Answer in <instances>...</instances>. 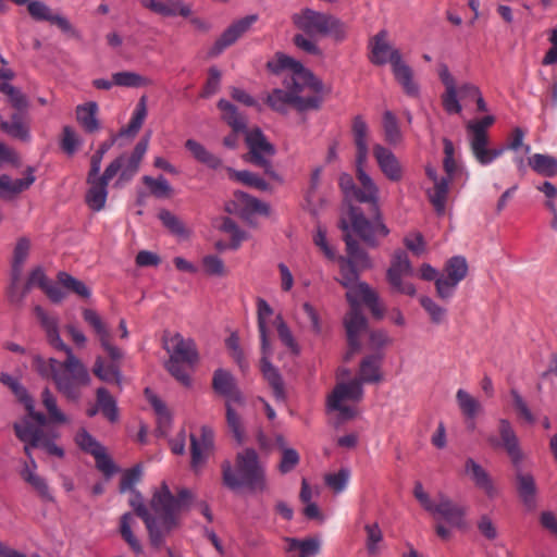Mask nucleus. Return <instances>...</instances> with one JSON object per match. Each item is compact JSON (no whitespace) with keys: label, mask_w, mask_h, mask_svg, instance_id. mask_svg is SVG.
<instances>
[{"label":"nucleus","mask_w":557,"mask_h":557,"mask_svg":"<svg viewBox=\"0 0 557 557\" xmlns=\"http://www.w3.org/2000/svg\"><path fill=\"white\" fill-rule=\"evenodd\" d=\"M36 317L44 327L49 344L66 354L63 362L54 358L44 359L40 356L34 357L33 366L42 376L53 381L55 388L70 401H77L81 398V387L90 384V375L83 362L74 355L72 348L61 338L59 321L55 317L49 315L41 307H35Z\"/></svg>","instance_id":"nucleus-1"},{"label":"nucleus","mask_w":557,"mask_h":557,"mask_svg":"<svg viewBox=\"0 0 557 557\" xmlns=\"http://www.w3.org/2000/svg\"><path fill=\"white\" fill-rule=\"evenodd\" d=\"M273 73H285L283 84L287 90L274 89L267 97V103L277 112H286L287 106L298 111L315 110L322 101L323 85L311 71L299 61L284 54L276 53L268 62Z\"/></svg>","instance_id":"nucleus-2"},{"label":"nucleus","mask_w":557,"mask_h":557,"mask_svg":"<svg viewBox=\"0 0 557 557\" xmlns=\"http://www.w3.org/2000/svg\"><path fill=\"white\" fill-rule=\"evenodd\" d=\"M193 498L191 492L186 488L181 490L175 497L168 484L162 482L156 487L149 508L137 494L131 499V506L144 520L151 544L159 547L165 536L178 525L180 513L189 507Z\"/></svg>","instance_id":"nucleus-3"},{"label":"nucleus","mask_w":557,"mask_h":557,"mask_svg":"<svg viewBox=\"0 0 557 557\" xmlns=\"http://www.w3.org/2000/svg\"><path fill=\"white\" fill-rule=\"evenodd\" d=\"M368 133L369 129L366 121L361 116H356L352 121V135L356 146V177L359 184L357 186L356 200L370 203L374 210H377L380 189L367 172L369 156Z\"/></svg>","instance_id":"nucleus-4"},{"label":"nucleus","mask_w":557,"mask_h":557,"mask_svg":"<svg viewBox=\"0 0 557 557\" xmlns=\"http://www.w3.org/2000/svg\"><path fill=\"white\" fill-rule=\"evenodd\" d=\"M223 482L231 490L247 486L252 492H264L268 483L263 467L253 449H245L237 454L236 470L228 461L222 465Z\"/></svg>","instance_id":"nucleus-5"},{"label":"nucleus","mask_w":557,"mask_h":557,"mask_svg":"<svg viewBox=\"0 0 557 557\" xmlns=\"http://www.w3.org/2000/svg\"><path fill=\"white\" fill-rule=\"evenodd\" d=\"M339 271L338 282L347 289L346 299L350 308H360V304H364L374 318L383 319L385 308L379 294L368 283L359 280L358 271L354 269L350 260L339 258Z\"/></svg>","instance_id":"nucleus-6"},{"label":"nucleus","mask_w":557,"mask_h":557,"mask_svg":"<svg viewBox=\"0 0 557 557\" xmlns=\"http://www.w3.org/2000/svg\"><path fill=\"white\" fill-rule=\"evenodd\" d=\"M349 376L348 369H339L337 379L343 380ZM363 398V387L357 380L338 381L327 396V411L334 416L338 422L351 420L358 416L357 405Z\"/></svg>","instance_id":"nucleus-7"},{"label":"nucleus","mask_w":557,"mask_h":557,"mask_svg":"<svg viewBox=\"0 0 557 557\" xmlns=\"http://www.w3.org/2000/svg\"><path fill=\"white\" fill-rule=\"evenodd\" d=\"M443 146V165L446 172V176L440 177L436 170L432 165L425 166V174L433 183V186L426 191L428 197L438 214H443L445 212L449 182L454 178L457 172L462 171V169L459 168L457 161L455 160V147L453 141L448 138H444Z\"/></svg>","instance_id":"nucleus-8"},{"label":"nucleus","mask_w":557,"mask_h":557,"mask_svg":"<svg viewBox=\"0 0 557 557\" xmlns=\"http://www.w3.org/2000/svg\"><path fill=\"white\" fill-rule=\"evenodd\" d=\"M413 495L421 507L435 519L444 520L453 528L461 529L466 527L468 508L465 505L454 502L443 493H440L436 499L432 500L421 482L414 483Z\"/></svg>","instance_id":"nucleus-9"},{"label":"nucleus","mask_w":557,"mask_h":557,"mask_svg":"<svg viewBox=\"0 0 557 557\" xmlns=\"http://www.w3.org/2000/svg\"><path fill=\"white\" fill-rule=\"evenodd\" d=\"M375 214L372 221H369L359 208L349 206L341 218V228L345 234L355 232L367 245L376 247L379 238L386 237L389 230L382 221L380 208L374 210Z\"/></svg>","instance_id":"nucleus-10"},{"label":"nucleus","mask_w":557,"mask_h":557,"mask_svg":"<svg viewBox=\"0 0 557 557\" xmlns=\"http://www.w3.org/2000/svg\"><path fill=\"white\" fill-rule=\"evenodd\" d=\"M212 387L215 393L226 398V422L235 438L242 443L244 440V428L239 414L233 408V404L244 405L245 399L237 387L233 374L224 369H218L213 373Z\"/></svg>","instance_id":"nucleus-11"},{"label":"nucleus","mask_w":557,"mask_h":557,"mask_svg":"<svg viewBox=\"0 0 557 557\" xmlns=\"http://www.w3.org/2000/svg\"><path fill=\"white\" fill-rule=\"evenodd\" d=\"M295 26L309 35L331 36L336 41H343L347 37V25L338 17L304 9L292 16Z\"/></svg>","instance_id":"nucleus-12"},{"label":"nucleus","mask_w":557,"mask_h":557,"mask_svg":"<svg viewBox=\"0 0 557 557\" xmlns=\"http://www.w3.org/2000/svg\"><path fill=\"white\" fill-rule=\"evenodd\" d=\"M15 434L23 443H25L24 451L29 461L24 465H32V448H42L49 455L58 458L64 457L62 447L55 444L57 433H46L41 428L30 423L28 419H23L14 424Z\"/></svg>","instance_id":"nucleus-13"},{"label":"nucleus","mask_w":557,"mask_h":557,"mask_svg":"<svg viewBox=\"0 0 557 557\" xmlns=\"http://www.w3.org/2000/svg\"><path fill=\"white\" fill-rule=\"evenodd\" d=\"M495 122L493 115H486L480 120L467 123L469 144L474 159L481 165H488L499 158L506 150L505 147L488 148L487 128Z\"/></svg>","instance_id":"nucleus-14"},{"label":"nucleus","mask_w":557,"mask_h":557,"mask_svg":"<svg viewBox=\"0 0 557 557\" xmlns=\"http://www.w3.org/2000/svg\"><path fill=\"white\" fill-rule=\"evenodd\" d=\"M437 75L445 87L441 100L444 110L448 114L461 113L462 106L459 101V97L462 99H473L475 96H479L480 88L472 83H463L457 87L456 81L446 64L442 63L438 65Z\"/></svg>","instance_id":"nucleus-15"},{"label":"nucleus","mask_w":557,"mask_h":557,"mask_svg":"<svg viewBox=\"0 0 557 557\" xmlns=\"http://www.w3.org/2000/svg\"><path fill=\"white\" fill-rule=\"evenodd\" d=\"M413 275V268L405 251L397 250L391 259L386 271V280L392 292L414 297L417 288L409 277Z\"/></svg>","instance_id":"nucleus-16"},{"label":"nucleus","mask_w":557,"mask_h":557,"mask_svg":"<svg viewBox=\"0 0 557 557\" xmlns=\"http://www.w3.org/2000/svg\"><path fill=\"white\" fill-rule=\"evenodd\" d=\"M246 145L249 152L245 154L243 159L263 168L267 175L281 183V176L273 170L270 162V158L275 153V148L267 140L265 136L259 128L247 132Z\"/></svg>","instance_id":"nucleus-17"},{"label":"nucleus","mask_w":557,"mask_h":557,"mask_svg":"<svg viewBox=\"0 0 557 557\" xmlns=\"http://www.w3.org/2000/svg\"><path fill=\"white\" fill-rule=\"evenodd\" d=\"M214 450V433L208 425H202L199 433H190V467L196 473L200 472Z\"/></svg>","instance_id":"nucleus-18"},{"label":"nucleus","mask_w":557,"mask_h":557,"mask_svg":"<svg viewBox=\"0 0 557 557\" xmlns=\"http://www.w3.org/2000/svg\"><path fill=\"white\" fill-rule=\"evenodd\" d=\"M114 178V168H106L102 174L89 173L86 178L88 189L85 201L92 211H101L108 198V184Z\"/></svg>","instance_id":"nucleus-19"},{"label":"nucleus","mask_w":557,"mask_h":557,"mask_svg":"<svg viewBox=\"0 0 557 557\" xmlns=\"http://www.w3.org/2000/svg\"><path fill=\"white\" fill-rule=\"evenodd\" d=\"M85 322L92 329L100 346L109 355L112 360H120L122 351L112 343L111 332L101 318V315L94 309L85 308L82 311Z\"/></svg>","instance_id":"nucleus-20"},{"label":"nucleus","mask_w":557,"mask_h":557,"mask_svg":"<svg viewBox=\"0 0 557 557\" xmlns=\"http://www.w3.org/2000/svg\"><path fill=\"white\" fill-rule=\"evenodd\" d=\"M369 47L370 60L374 64L383 65L389 62L393 69L403 61L400 51L389 44L388 33L385 29L380 30L371 38Z\"/></svg>","instance_id":"nucleus-21"},{"label":"nucleus","mask_w":557,"mask_h":557,"mask_svg":"<svg viewBox=\"0 0 557 557\" xmlns=\"http://www.w3.org/2000/svg\"><path fill=\"white\" fill-rule=\"evenodd\" d=\"M225 209L228 213L239 215L245 220H249L253 214L268 215L270 212L267 203L243 191L234 193L233 199L226 203Z\"/></svg>","instance_id":"nucleus-22"},{"label":"nucleus","mask_w":557,"mask_h":557,"mask_svg":"<svg viewBox=\"0 0 557 557\" xmlns=\"http://www.w3.org/2000/svg\"><path fill=\"white\" fill-rule=\"evenodd\" d=\"M257 15H247L233 22L213 44L210 55L216 57L227 47L234 45L245 33H247L257 21Z\"/></svg>","instance_id":"nucleus-23"},{"label":"nucleus","mask_w":557,"mask_h":557,"mask_svg":"<svg viewBox=\"0 0 557 557\" xmlns=\"http://www.w3.org/2000/svg\"><path fill=\"white\" fill-rule=\"evenodd\" d=\"M373 157L380 171L388 181L396 183L404 178L405 169L391 149L376 144L373 146Z\"/></svg>","instance_id":"nucleus-24"},{"label":"nucleus","mask_w":557,"mask_h":557,"mask_svg":"<svg viewBox=\"0 0 557 557\" xmlns=\"http://www.w3.org/2000/svg\"><path fill=\"white\" fill-rule=\"evenodd\" d=\"M344 325L347 333L349 351L346 354L345 359L349 360L352 355L360 349V335L367 327V319L362 314L360 308H350L349 312L344 319Z\"/></svg>","instance_id":"nucleus-25"},{"label":"nucleus","mask_w":557,"mask_h":557,"mask_svg":"<svg viewBox=\"0 0 557 557\" xmlns=\"http://www.w3.org/2000/svg\"><path fill=\"white\" fill-rule=\"evenodd\" d=\"M164 347L170 358L181 359L186 364H194L198 360L196 345L191 338H184L176 333L164 339Z\"/></svg>","instance_id":"nucleus-26"},{"label":"nucleus","mask_w":557,"mask_h":557,"mask_svg":"<svg viewBox=\"0 0 557 557\" xmlns=\"http://www.w3.org/2000/svg\"><path fill=\"white\" fill-rule=\"evenodd\" d=\"M26 4L27 11L34 20L50 22L51 24L57 25L62 32L66 34H75V29L70 21L60 14L53 13V11L45 2L39 0H29Z\"/></svg>","instance_id":"nucleus-27"},{"label":"nucleus","mask_w":557,"mask_h":557,"mask_svg":"<svg viewBox=\"0 0 557 557\" xmlns=\"http://www.w3.org/2000/svg\"><path fill=\"white\" fill-rule=\"evenodd\" d=\"M465 474L473 482L475 487L481 490L488 498L498 495V488L494 484L488 472L474 459L468 458L465 462Z\"/></svg>","instance_id":"nucleus-28"},{"label":"nucleus","mask_w":557,"mask_h":557,"mask_svg":"<svg viewBox=\"0 0 557 557\" xmlns=\"http://www.w3.org/2000/svg\"><path fill=\"white\" fill-rule=\"evenodd\" d=\"M218 108L222 111L223 120L226 121L234 131L233 134L224 138L223 144L230 149H235L238 146V136L236 133L246 128V121L238 114L235 106L227 100L221 99L218 102Z\"/></svg>","instance_id":"nucleus-29"},{"label":"nucleus","mask_w":557,"mask_h":557,"mask_svg":"<svg viewBox=\"0 0 557 557\" xmlns=\"http://www.w3.org/2000/svg\"><path fill=\"white\" fill-rule=\"evenodd\" d=\"M498 433L503 447L506 449L513 466L518 468L522 462L523 454L519 445V440L509 420L499 419Z\"/></svg>","instance_id":"nucleus-30"},{"label":"nucleus","mask_w":557,"mask_h":557,"mask_svg":"<svg viewBox=\"0 0 557 557\" xmlns=\"http://www.w3.org/2000/svg\"><path fill=\"white\" fill-rule=\"evenodd\" d=\"M36 181L33 168H27L23 178L13 180L9 175L0 176V198L13 199L27 190Z\"/></svg>","instance_id":"nucleus-31"},{"label":"nucleus","mask_w":557,"mask_h":557,"mask_svg":"<svg viewBox=\"0 0 557 557\" xmlns=\"http://www.w3.org/2000/svg\"><path fill=\"white\" fill-rule=\"evenodd\" d=\"M141 4L146 9L165 17L177 15L188 17L191 14V7L182 0H141Z\"/></svg>","instance_id":"nucleus-32"},{"label":"nucleus","mask_w":557,"mask_h":557,"mask_svg":"<svg viewBox=\"0 0 557 557\" xmlns=\"http://www.w3.org/2000/svg\"><path fill=\"white\" fill-rule=\"evenodd\" d=\"M0 129L15 139L28 141L30 129L27 111L16 112L11 115L10 120H1Z\"/></svg>","instance_id":"nucleus-33"},{"label":"nucleus","mask_w":557,"mask_h":557,"mask_svg":"<svg viewBox=\"0 0 557 557\" xmlns=\"http://www.w3.org/2000/svg\"><path fill=\"white\" fill-rule=\"evenodd\" d=\"M29 250H30V240L26 237L18 238L15 244L14 250H13L12 283H11V296L12 297H15V294H17L23 265L28 258Z\"/></svg>","instance_id":"nucleus-34"},{"label":"nucleus","mask_w":557,"mask_h":557,"mask_svg":"<svg viewBox=\"0 0 557 557\" xmlns=\"http://www.w3.org/2000/svg\"><path fill=\"white\" fill-rule=\"evenodd\" d=\"M41 405L45 408L47 414L42 413L46 417V422H50L57 425L69 424L71 422V418L59 407L57 396L50 391V388L46 387L42 389L40 395ZM37 426H42L39 424Z\"/></svg>","instance_id":"nucleus-35"},{"label":"nucleus","mask_w":557,"mask_h":557,"mask_svg":"<svg viewBox=\"0 0 557 557\" xmlns=\"http://www.w3.org/2000/svg\"><path fill=\"white\" fill-rule=\"evenodd\" d=\"M0 381L12 388L15 395L20 398V400L24 404L28 417L36 421L39 424H44L46 422V417L40 411L35 410V404L33 398L28 395L26 389L14 379L12 375L2 373L0 375Z\"/></svg>","instance_id":"nucleus-36"},{"label":"nucleus","mask_w":557,"mask_h":557,"mask_svg":"<svg viewBox=\"0 0 557 557\" xmlns=\"http://www.w3.org/2000/svg\"><path fill=\"white\" fill-rule=\"evenodd\" d=\"M22 479L29 484L33 490L47 502H53L54 497L49 488V485L42 476L37 473V463L32 459V465H24L21 472Z\"/></svg>","instance_id":"nucleus-37"},{"label":"nucleus","mask_w":557,"mask_h":557,"mask_svg":"<svg viewBox=\"0 0 557 557\" xmlns=\"http://www.w3.org/2000/svg\"><path fill=\"white\" fill-rule=\"evenodd\" d=\"M114 168V177L117 176L113 183V187L123 188L129 183L139 170V165L127 158V154H121L111 161L106 168Z\"/></svg>","instance_id":"nucleus-38"},{"label":"nucleus","mask_w":557,"mask_h":557,"mask_svg":"<svg viewBox=\"0 0 557 557\" xmlns=\"http://www.w3.org/2000/svg\"><path fill=\"white\" fill-rule=\"evenodd\" d=\"M517 491L522 503L529 508L534 509L536 506L537 487L534 476L529 472L520 469L516 472Z\"/></svg>","instance_id":"nucleus-39"},{"label":"nucleus","mask_w":557,"mask_h":557,"mask_svg":"<svg viewBox=\"0 0 557 557\" xmlns=\"http://www.w3.org/2000/svg\"><path fill=\"white\" fill-rule=\"evenodd\" d=\"M272 354L271 345L269 344V348L267 349V352L262 350V358H261V371L264 376V379L268 381L270 386L273 388V394L276 399L283 400L284 399V387L282 383L281 375L278 371L271 364L269 361V357Z\"/></svg>","instance_id":"nucleus-40"},{"label":"nucleus","mask_w":557,"mask_h":557,"mask_svg":"<svg viewBox=\"0 0 557 557\" xmlns=\"http://www.w3.org/2000/svg\"><path fill=\"white\" fill-rule=\"evenodd\" d=\"M98 110V104L95 101L79 104L75 109L76 121L87 133L100 129V122L97 117Z\"/></svg>","instance_id":"nucleus-41"},{"label":"nucleus","mask_w":557,"mask_h":557,"mask_svg":"<svg viewBox=\"0 0 557 557\" xmlns=\"http://www.w3.org/2000/svg\"><path fill=\"white\" fill-rule=\"evenodd\" d=\"M344 240L346 243L347 255L346 260H350L355 270H367L373 267L369 255L360 248L359 244L351 237V234H345Z\"/></svg>","instance_id":"nucleus-42"},{"label":"nucleus","mask_w":557,"mask_h":557,"mask_svg":"<svg viewBox=\"0 0 557 557\" xmlns=\"http://www.w3.org/2000/svg\"><path fill=\"white\" fill-rule=\"evenodd\" d=\"M381 356H369L366 357L361 363L359 369V377L357 381L363 383H379L382 381V372H381Z\"/></svg>","instance_id":"nucleus-43"},{"label":"nucleus","mask_w":557,"mask_h":557,"mask_svg":"<svg viewBox=\"0 0 557 557\" xmlns=\"http://www.w3.org/2000/svg\"><path fill=\"white\" fill-rule=\"evenodd\" d=\"M273 315V309L271 306L262 298L257 300V320H258V330L260 333L261 339V350L267 352L269 348L270 339H269V322L271 317Z\"/></svg>","instance_id":"nucleus-44"},{"label":"nucleus","mask_w":557,"mask_h":557,"mask_svg":"<svg viewBox=\"0 0 557 557\" xmlns=\"http://www.w3.org/2000/svg\"><path fill=\"white\" fill-rule=\"evenodd\" d=\"M392 70L396 81L400 84L404 91L410 97H418L419 86L413 81V72L411 67L407 65L404 61H401Z\"/></svg>","instance_id":"nucleus-45"},{"label":"nucleus","mask_w":557,"mask_h":557,"mask_svg":"<svg viewBox=\"0 0 557 557\" xmlns=\"http://www.w3.org/2000/svg\"><path fill=\"white\" fill-rule=\"evenodd\" d=\"M456 401L467 419H475L483 411L480 400L463 388L456 392Z\"/></svg>","instance_id":"nucleus-46"},{"label":"nucleus","mask_w":557,"mask_h":557,"mask_svg":"<svg viewBox=\"0 0 557 557\" xmlns=\"http://www.w3.org/2000/svg\"><path fill=\"white\" fill-rule=\"evenodd\" d=\"M419 304L426 312L429 320L434 325H443L447 322L448 310L429 296H421Z\"/></svg>","instance_id":"nucleus-47"},{"label":"nucleus","mask_w":557,"mask_h":557,"mask_svg":"<svg viewBox=\"0 0 557 557\" xmlns=\"http://www.w3.org/2000/svg\"><path fill=\"white\" fill-rule=\"evenodd\" d=\"M185 147L197 161L206 164L207 166L215 170L222 165V160L208 151L200 143L194 139H187Z\"/></svg>","instance_id":"nucleus-48"},{"label":"nucleus","mask_w":557,"mask_h":557,"mask_svg":"<svg viewBox=\"0 0 557 557\" xmlns=\"http://www.w3.org/2000/svg\"><path fill=\"white\" fill-rule=\"evenodd\" d=\"M529 165L540 175L547 177L557 175V159L553 156L534 153L529 158Z\"/></svg>","instance_id":"nucleus-49"},{"label":"nucleus","mask_w":557,"mask_h":557,"mask_svg":"<svg viewBox=\"0 0 557 557\" xmlns=\"http://www.w3.org/2000/svg\"><path fill=\"white\" fill-rule=\"evenodd\" d=\"M159 219L169 232L180 239H188L190 237L191 231L172 212L162 210L159 213Z\"/></svg>","instance_id":"nucleus-50"},{"label":"nucleus","mask_w":557,"mask_h":557,"mask_svg":"<svg viewBox=\"0 0 557 557\" xmlns=\"http://www.w3.org/2000/svg\"><path fill=\"white\" fill-rule=\"evenodd\" d=\"M226 171L228 174V178L232 181L243 183L247 186H251L263 191L270 189L269 184L255 173H251L249 171H237L234 170L233 168H226Z\"/></svg>","instance_id":"nucleus-51"},{"label":"nucleus","mask_w":557,"mask_h":557,"mask_svg":"<svg viewBox=\"0 0 557 557\" xmlns=\"http://www.w3.org/2000/svg\"><path fill=\"white\" fill-rule=\"evenodd\" d=\"M383 131L387 144L397 146L403 141V133L399 128L398 121L391 111H386L383 114Z\"/></svg>","instance_id":"nucleus-52"},{"label":"nucleus","mask_w":557,"mask_h":557,"mask_svg":"<svg viewBox=\"0 0 557 557\" xmlns=\"http://www.w3.org/2000/svg\"><path fill=\"white\" fill-rule=\"evenodd\" d=\"M145 395L157 414L159 428L163 429V432H165L171 423V414H170L166 406L149 388L145 389Z\"/></svg>","instance_id":"nucleus-53"},{"label":"nucleus","mask_w":557,"mask_h":557,"mask_svg":"<svg viewBox=\"0 0 557 557\" xmlns=\"http://www.w3.org/2000/svg\"><path fill=\"white\" fill-rule=\"evenodd\" d=\"M351 476V471L347 467L341 468L336 472L326 473L324 482L334 493H342L346 490Z\"/></svg>","instance_id":"nucleus-54"},{"label":"nucleus","mask_w":557,"mask_h":557,"mask_svg":"<svg viewBox=\"0 0 557 557\" xmlns=\"http://www.w3.org/2000/svg\"><path fill=\"white\" fill-rule=\"evenodd\" d=\"M112 78L114 85L122 87L138 88L151 84L149 78L129 71L116 72L112 75Z\"/></svg>","instance_id":"nucleus-55"},{"label":"nucleus","mask_w":557,"mask_h":557,"mask_svg":"<svg viewBox=\"0 0 557 557\" xmlns=\"http://www.w3.org/2000/svg\"><path fill=\"white\" fill-rule=\"evenodd\" d=\"M58 282L67 290L76 294L77 296L88 299L91 295L89 287L82 281L75 278L66 272L58 274Z\"/></svg>","instance_id":"nucleus-56"},{"label":"nucleus","mask_w":557,"mask_h":557,"mask_svg":"<svg viewBox=\"0 0 557 557\" xmlns=\"http://www.w3.org/2000/svg\"><path fill=\"white\" fill-rule=\"evenodd\" d=\"M510 397L512 400V406L517 411L518 418L521 419L524 423L533 425L536 422V417L531 411L522 395L516 388H511Z\"/></svg>","instance_id":"nucleus-57"},{"label":"nucleus","mask_w":557,"mask_h":557,"mask_svg":"<svg viewBox=\"0 0 557 557\" xmlns=\"http://www.w3.org/2000/svg\"><path fill=\"white\" fill-rule=\"evenodd\" d=\"M97 403L101 412L111 421L114 422L119 418V411L114 398L109 392L100 387L97 389Z\"/></svg>","instance_id":"nucleus-58"},{"label":"nucleus","mask_w":557,"mask_h":557,"mask_svg":"<svg viewBox=\"0 0 557 557\" xmlns=\"http://www.w3.org/2000/svg\"><path fill=\"white\" fill-rule=\"evenodd\" d=\"M274 324L276 326L277 335L282 344L293 354H299V345L296 342L289 326L283 320L282 315H276Z\"/></svg>","instance_id":"nucleus-59"},{"label":"nucleus","mask_w":557,"mask_h":557,"mask_svg":"<svg viewBox=\"0 0 557 557\" xmlns=\"http://www.w3.org/2000/svg\"><path fill=\"white\" fill-rule=\"evenodd\" d=\"M94 373L103 382H115L117 385L121 384V373L117 367L113 364L106 366L101 357H98L95 361Z\"/></svg>","instance_id":"nucleus-60"},{"label":"nucleus","mask_w":557,"mask_h":557,"mask_svg":"<svg viewBox=\"0 0 557 557\" xmlns=\"http://www.w3.org/2000/svg\"><path fill=\"white\" fill-rule=\"evenodd\" d=\"M0 91L8 97L11 106L18 112L27 111L28 101L26 97L13 85L8 82L0 83Z\"/></svg>","instance_id":"nucleus-61"},{"label":"nucleus","mask_w":557,"mask_h":557,"mask_svg":"<svg viewBox=\"0 0 557 557\" xmlns=\"http://www.w3.org/2000/svg\"><path fill=\"white\" fill-rule=\"evenodd\" d=\"M205 274L209 276L223 277L228 271L222 258L216 255H206L201 260Z\"/></svg>","instance_id":"nucleus-62"},{"label":"nucleus","mask_w":557,"mask_h":557,"mask_svg":"<svg viewBox=\"0 0 557 557\" xmlns=\"http://www.w3.org/2000/svg\"><path fill=\"white\" fill-rule=\"evenodd\" d=\"M143 182L157 198H169L172 195V187L163 176L153 178L146 175L143 177Z\"/></svg>","instance_id":"nucleus-63"},{"label":"nucleus","mask_w":557,"mask_h":557,"mask_svg":"<svg viewBox=\"0 0 557 557\" xmlns=\"http://www.w3.org/2000/svg\"><path fill=\"white\" fill-rule=\"evenodd\" d=\"M444 272L457 282H461L468 273V263L461 256H455L447 260Z\"/></svg>","instance_id":"nucleus-64"}]
</instances>
